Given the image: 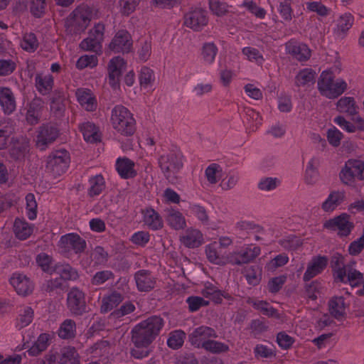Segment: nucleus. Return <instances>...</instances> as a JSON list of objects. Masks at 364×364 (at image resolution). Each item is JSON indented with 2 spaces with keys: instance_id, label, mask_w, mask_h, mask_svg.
I'll list each match as a JSON object with an SVG mask.
<instances>
[{
  "instance_id": "f704fd0d",
  "label": "nucleus",
  "mask_w": 364,
  "mask_h": 364,
  "mask_svg": "<svg viewBox=\"0 0 364 364\" xmlns=\"http://www.w3.org/2000/svg\"><path fill=\"white\" fill-rule=\"evenodd\" d=\"M347 89V83L343 80H337L333 82V87L326 90L323 96L328 99H335L341 95Z\"/></svg>"
},
{
  "instance_id": "0e129e2a",
  "label": "nucleus",
  "mask_w": 364,
  "mask_h": 364,
  "mask_svg": "<svg viewBox=\"0 0 364 364\" xmlns=\"http://www.w3.org/2000/svg\"><path fill=\"white\" fill-rule=\"evenodd\" d=\"M346 276L347 279H345L344 283L349 282L352 287L358 286V283H354V280L363 281V274L352 267L346 268Z\"/></svg>"
},
{
  "instance_id": "b1692460",
  "label": "nucleus",
  "mask_w": 364,
  "mask_h": 364,
  "mask_svg": "<svg viewBox=\"0 0 364 364\" xmlns=\"http://www.w3.org/2000/svg\"><path fill=\"white\" fill-rule=\"evenodd\" d=\"M346 304L343 296H336L328 301L330 314L337 320L342 318L345 313Z\"/></svg>"
},
{
  "instance_id": "20e7f679",
  "label": "nucleus",
  "mask_w": 364,
  "mask_h": 364,
  "mask_svg": "<svg viewBox=\"0 0 364 364\" xmlns=\"http://www.w3.org/2000/svg\"><path fill=\"white\" fill-rule=\"evenodd\" d=\"M70 157L66 150H58L51 153L47 159L46 170L54 177L64 173L69 166Z\"/></svg>"
},
{
  "instance_id": "69168bd1",
  "label": "nucleus",
  "mask_w": 364,
  "mask_h": 364,
  "mask_svg": "<svg viewBox=\"0 0 364 364\" xmlns=\"http://www.w3.org/2000/svg\"><path fill=\"white\" fill-rule=\"evenodd\" d=\"M327 139L331 145L337 147L341 144L343 134L336 127L328 129L326 134Z\"/></svg>"
},
{
  "instance_id": "4468645a",
  "label": "nucleus",
  "mask_w": 364,
  "mask_h": 364,
  "mask_svg": "<svg viewBox=\"0 0 364 364\" xmlns=\"http://www.w3.org/2000/svg\"><path fill=\"white\" fill-rule=\"evenodd\" d=\"M327 264L328 258L325 256L314 257L311 262L308 264L307 269L304 274V281L308 282L320 274L326 267Z\"/></svg>"
},
{
  "instance_id": "423d86ee",
  "label": "nucleus",
  "mask_w": 364,
  "mask_h": 364,
  "mask_svg": "<svg viewBox=\"0 0 364 364\" xmlns=\"http://www.w3.org/2000/svg\"><path fill=\"white\" fill-rule=\"evenodd\" d=\"M59 129L51 123L43 124L38 128L36 146L41 151H44L58 137Z\"/></svg>"
},
{
  "instance_id": "5fc2aeb1",
  "label": "nucleus",
  "mask_w": 364,
  "mask_h": 364,
  "mask_svg": "<svg viewBox=\"0 0 364 364\" xmlns=\"http://www.w3.org/2000/svg\"><path fill=\"white\" fill-rule=\"evenodd\" d=\"M353 23V16L350 14H344L338 20V31L345 33L348 31Z\"/></svg>"
},
{
  "instance_id": "cd10ccee",
  "label": "nucleus",
  "mask_w": 364,
  "mask_h": 364,
  "mask_svg": "<svg viewBox=\"0 0 364 364\" xmlns=\"http://www.w3.org/2000/svg\"><path fill=\"white\" fill-rule=\"evenodd\" d=\"M60 364H80V355L76 349L72 346L62 349Z\"/></svg>"
},
{
  "instance_id": "aec40b11",
  "label": "nucleus",
  "mask_w": 364,
  "mask_h": 364,
  "mask_svg": "<svg viewBox=\"0 0 364 364\" xmlns=\"http://www.w3.org/2000/svg\"><path fill=\"white\" fill-rule=\"evenodd\" d=\"M0 105L6 114H11L16 109V101L14 94L9 87L0 88Z\"/></svg>"
},
{
  "instance_id": "f8f14e48",
  "label": "nucleus",
  "mask_w": 364,
  "mask_h": 364,
  "mask_svg": "<svg viewBox=\"0 0 364 364\" xmlns=\"http://www.w3.org/2000/svg\"><path fill=\"white\" fill-rule=\"evenodd\" d=\"M60 245L65 249H72L75 254L83 252L86 247V241L76 233H69L63 235L60 240Z\"/></svg>"
},
{
  "instance_id": "2f4dec72",
  "label": "nucleus",
  "mask_w": 364,
  "mask_h": 364,
  "mask_svg": "<svg viewBox=\"0 0 364 364\" xmlns=\"http://www.w3.org/2000/svg\"><path fill=\"white\" fill-rule=\"evenodd\" d=\"M183 245L189 248L198 247L202 243V234L200 231L192 230L188 231L181 238Z\"/></svg>"
},
{
  "instance_id": "4d7b16f0",
  "label": "nucleus",
  "mask_w": 364,
  "mask_h": 364,
  "mask_svg": "<svg viewBox=\"0 0 364 364\" xmlns=\"http://www.w3.org/2000/svg\"><path fill=\"white\" fill-rule=\"evenodd\" d=\"M114 278V274L109 270L100 271L95 273L91 279L92 284L98 286L104 284L110 279Z\"/></svg>"
},
{
  "instance_id": "c756f323",
  "label": "nucleus",
  "mask_w": 364,
  "mask_h": 364,
  "mask_svg": "<svg viewBox=\"0 0 364 364\" xmlns=\"http://www.w3.org/2000/svg\"><path fill=\"white\" fill-rule=\"evenodd\" d=\"M53 85V79L51 75L43 77L41 74L36 76V87L38 92L45 95L50 92Z\"/></svg>"
},
{
  "instance_id": "72a5a7b5",
  "label": "nucleus",
  "mask_w": 364,
  "mask_h": 364,
  "mask_svg": "<svg viewBox=\"0 0 364 364\" xmlns=\"http://www.w3.org/2000/svg\"><path fill=\"white\" fill-rule=\"evenodd\" d=\"M14 232L18 239L26 240L31 235L32 229L27 223L17 218L14 222Z\"/></svg>"
},
{
  "instance_id": "37998d69",
  "label": "nucleus",
  "mask_w": 364,
  "mask_h": 364,
  "mask_svg": "<svg viewBox=\"0 0 364 364\" xmlns=\"http://www.w3.org/2000/svg\"><path fill=\"white\" fill-rule=\"evenodd\" d=\"M186 333L183 331H175L170 334L167 341L168 347L178 349L183 346Z\"/></svg>"
},
{
  "instance_id": "864d4df0",
  "label": "nucleus",
  "mask_w": 364,
  "mask_h": 364,
  "mask_svg": "<svg viewBox=\"0 0 364 364\" xmlns=\"http://www.w3.org/2000/svg\"><path fill=\"white\" fill-rule=\"evenodd\" d=\"M46 6V0H31L30 11L36 18H41L44 14Z\"/></svg>"
},
{
  "instance_id": "c85d7f7f",
  "label": "nucleus",
  "mask_w": 364,
  "mask_h": 364,
  "mask_svg": "<svg viewBox=\"0 0 364 364\" xmlns=\"http://www.w3.org/2000/svg\"><path fill=\"white\" fill-rule=\"evenodd\" d=\"M144 221L152 230H159L163 227L159 214L154 209H147L144 214Z\"/></svg>"
},
{
  "instance_id": "bb28decb",
  "label": "nucleus",
  "mask_w": 364,
  "mask_h": 364,
  "mask_svg": "<svg viewBox=\"0 0 364 364\" xmlns=\"http://www.w3.org/2000/svg\"><path fill=\"white\" fill-rule=\"evenodd\" d=\"M124 299L123 296L117 292H112L109 296L102 299L100 311L102 314L107 313L117 305H119Z\"/></svg>"
},
{
  "instance_id": "a878e982",
  "label": "nucleus",
  "mask_w": 364,
  "mask_h": 364,
  "mask_svg": "<svg viewBox=\"0 0 364 364\" xmlns=\"http://www.w3.org/2000/svg\"><path fill=\"white\" fill-rule=\"evenodd\" d=\"M113 128L119 134L125 136H132L136 132V121L132 117L124 121L115 122Z\"/></svg>"
},
{
  "instance_id": "6ab92c4d",
  "label": "nucleus",
  "mask_w": 364,
  "mask_h": 364,
  "mask_svg": "<svg viewBox=\"0 0 364 364\" xmlns=\"http://www.w3.org/2000/svg\"><path fill=\"white\" fill-rule=\"evenodd\" d=\"M53 272L59 274L61 281H75L79 278L77 271L68 263H57L53 265Z\"/></svg>"
},
{
  "instance_id": "603ef678",
  "label": "nucleus",
  "mask_w": 364,
  "mask_h": 364,
  "mask_svg": "<svg viewBox=\"0 0 364 364\" xmlns=\"http://www.w3.org/2000/svg\"><path fill=\"white\" fill-rule=\"evenodd\" d=\"M36 262L43 272L53 274V266L51 265L52 258L46 253H41L36 257Z\"/></svg>"
},
{
  "instance_id": "8fccbe9b",
  "label": "nucleus",
  "mask_w": 364,
  "mask_h": 364,
  "mask_svg": "<svg viewBox=\"0 0 364 364\" xmlns=\"http://www.w3.org/2000/svg\"><path fill=\"white\" fill-rule=\"evenodd\" d=\"M186 303L188 305V310L191 312H195L200 309L202 306H207L209 305V301L205 300L203 298L197 296H188L186 299Z\"/></svg>"
},
{
  "instance_id": "dca6fc26",
  "label": "nucleus",
  "mask_w": 364,
  "mask_h": 364,
  "mask_svg": "<svg viewBox=\"0 0 364 364\" xmlns=\"http://www.w3.org/2000/svg\"><path fill=\"white\" fill-rule=\"evenodd\" d=\"M10 282L19 295L27 296L33 291V284L26 275L21 274L14 275Z\"/></svg>"
},
{
  "instance_id": "6e6d98bb",
  "label": "nucleus",
  "mask_w": 364,
  "mask_h": 364,
  "mask_svg": "<svg viewBox=\"0 0 364 364\" xmlns=\"http://www.w3.org/2000/svg\"><path fill=\"white\" fill-rule=\"evenodd\" d=\"M97 65V58L95 55H85L81 56L76 63V67L80 69H84L86 67L93 68Z\"/></svg>"
},
{
  "instance_id": "e2e57ef3",
  "label": "nucleus",
  "mask_w": 364,
  "mask_h": 364,
  "mask_svg": "<svg viewBox=\"0 0 364 364\" xmlns=\"http://www.w3.org/2000/svg\"><path fill=\"white\" fill-rule=\"evenodd\" d=\"M286 280L287 276L285 275L272 278L267 284L269 291L273 294L277 293L282 289Z\"/></svg>"
},
{
  "instance_id": "2eb2a0df",
  "label": "nucleus",
  "mask_w": 364,
  "mask_h": 364,
  "mask_svg": "<svg viewBox=\"0 0 364 364\" xmlns=\"http://www.w3.org/2000/svg\"><path fill=\"white\" fill-rule=\"evenodd\" d=\"M136 287L140 291H149L155 287V278L151 276L149 270L141 269L134 274Z\"/></svg>"
},
{
  "instance_id": "49530a36",
  "label": "nucleus",
  "mask_w": 364,
  "mask_h": 364,
  "mask_svg": "<svg viewBox=\"0 0 364 364\" xmlns=\"http://www.w3.org/2000/svg\"><path fill=\"white\" fill-rule=\"evenodd\" d=\"M218 52V48L213 43H205L202 48V55L203 60L212 63Z\"/></svg>"
},
{
  "instance_id": "5701e85b",
  "label": "nucleus",
  "mask_w": 364,
  "mask_h": 364,
  "mask_svg": "<svg viewBox=\"0 0 364 364\" xmlns=\"http://www.w3.org/2000/svg\"><path fill=\"white\" fill-rule=\"evenodd\" d=\"M76 96L78 102L84 106L87 111H93L96 108V100L89 89L78 88L76 90Z\"/></svg>"
},
{
  "instance_id": "774afa93",
  "label": "nucleus",
  "mask_w": 364,
  "mask_h": 364,
  "mask_svg": "<svg viewBox=\"0 0 364 364\" xmlns=\"http://www.w3.org/2000/svg\"><path fill=\"white\" fill-rule=\"evenodd\" d=\"M176 364H198V361L193 353L183 352L176 358Z\"/></svg>"
},
{
  "instance_id": "79ce46f5",
  "label": "nucleus",
  "mask_w": 364,
  "mask_h": 364,
  "mask_svg": "<svg viewBox=\"0 0 364 364\" xmlns=\"http://www.w3.org/2000/svg\"><path fill=\"white\" fill-rule=\"evenodd\" d=\"M80 130L85 141L96 142L99 140V136L95 130V124L90 122L85 123L80 126Z\"/></svg>"
},
{
  "instance_id": "bf43d9fd",
  "label": "nucleus",
  "mask_w": 364,
  "mask_h": 364,
  "mask_svg": "<svg viewBox=\"0 0 364 364\" xmlns=\"http://www.w3.org/2000/svg\"><path fill=\"white\" fill-rule=\"evenodd\" d=\"M134 310V305L132 302L128 301L122 305L119 309H117L112 311L110 314L109 316L114 318H119L125 315H127L133 312Z\"/></svg>"
},
{
  "instance_id": "de8ad7c7",
  "label": "nucleus",
  "mask_w": 364,
  "mask_h": 364,
  "mask_svg": "<svg viewBox=\"0 0 364 364\" xmlns=\"http://www.w3.org/2000/svg\"><path fill=\"white\" fill-rule=\"evenodd\" d=\"M21 47L29 52L35 51L38 47V41L35 33H26L23 36Z\"/></svg>"
},
{
  "instance_id": "ddd939ff",
  "label": "nucleus",
  "mask_w": 364,
  "mask_h": 364,
  "mask_svg": "<svg viewBox=\"0 0 364 364\" xmlns=\"http://www.w3.org/2000/svg\"><path fill=\"white\" fill-rule=\"evenodd\" d=\"M215 330L208 326H201L196 328L189 334V341L192 346L196 348H203V343L209 340L210 338H216Z\"/></svg>"
},
{
  "instance_id": "a18cd8bd",
  "label": "nucleus",
  "mask_w": 364,
  "mask_h": 364,
  "mask_svg": "<svg viewBox=\"0 0 364 364\" xmlns=\"http://www.w3.org/2000/svg\"><path fill=\"white\" fill-rule=\"evenodd\" d=\"M168 224L176 230L184 228L186 221L182 214L178 211H174L170 213L167 217Z\"/></svg>"
},
{
  "instance_id": "f257e3e1",
  "label": "nucleus",
  "mask_w": 364,
  "mask_h": 364,
  "mask_svg": "<svg viewBox=\"0 0 364 364\" xmlns=\"http://www.w3.org/2000/svg\"><path fill=\"white\" fill-rule=\"evenodd\" d=\"M164 320L151 316L136 325L132 330V341L136 348H147L159 336Z\"/></svg>"
},
{
  "instance_id": "f3484780",
  "label": "nucleus",
  "mask_w": 364,
  "mask_h": 364,
  "mask_svg": "<svg viewBox=\"0 0 364 364\" xmlns=\"http://www.w3.org/2000/svg\"><path fill=\"white\" fill-rule=\"evenodd\" d=\"M286 49L288 53L299 61L306 60L311 56L310 50L306 44H301L294 41H289L286 43Z\"/></svg>"
},
{
  "instance_id": "f03ea898",
  "label": "nucleus",
  "mask_w": 364,
  "mask_h": 364,
  "mask_svg": "<svg viewBox=\"0 0 364 364\" xmlns=\"http://www.w3.org/2000/svg\"><path fill=\"white\" fill-rule=\"evenodd\" d=\"M91 21L90 13L82 8H76L65 21V31L70 35L84 32Z\"/></svg>"
},
{
  "instance_id": "1a4fd4ad",
  "label": "nucleus",
  "mask_w": 364,
  "mask_h": 364,
  "mask_svg": "<svg viewBox=\"0 0 364 364\" xmlns=\"http://www.w3.org/2000/svg\"><path fill=\"white\" fill-rule=\"evenodd\" d=\"M208 21L207 12L202 9H196L184 16V24L196 31H200Z\"/></svg>"
},
{
  "instance_id": "6e6552de",
  "label": "nucleus",
  "mask_w": 364,
  "mask_h": 364,
  "mask_svg": "<svg viewBox=\"0 0 364 364\" xmlns=\"http://www.w3.org/2000/svg\"><path fill=\"white\" fill-rule=\"evenodd\" d=\"M364 171V162L355 159L348 160L345 165V167L340 173V178L345 184H349L353 181L355 177L362 180L363 173Z\"/></svg>"
},
{
  "instance_id": "9b49d317",
  "label": "nucleus",
  "mask_w": 364,
  "mask_h": 364,
  "mask_svg": "<svg viewBox=\"0 0 364 364\" xmlns=\"http://www.w3.org/2000/svg\"><path fill=\"white\" fill-rule=\"evenodd\" d=\"M132 46V42L129 33L127 31L120 30L116 33L109 47L114 53H127Z\"/></svg>"
},
{
  "instance_id": "9d476101",
  "label": "nucleus",
  "mask_w": 364,
  "mask_h": 364,
  "mask_svg": "<svg viewBox=\"0 0 364 364\" xmlns=\"http://www.w3.org/2000/svg\"><path fill=\"white\" fill-rule=\"evenodd\" d=\"M124 60L119 57H114L108 64L109 83L113 89L119 88V77L125 69Z\"/></svg>"
},
{
  "instance_id": "4be33fe9",
  "label": "nucleus",
  "mask_w": 364,
  "mask_h": 364,
  "mask_svg": "<svg viewBox=\"0 0 364 364\" xmlns=\"http://www.w3.org/2000/svg\"><path fill=\"white\" fill-rule=\"evenodd\" d=\"M134 162L127 159H118L116 162V168L122 178H134L136 175V171L134 169Z\"/></svg>"
},
{
  "instance_id": "4c0bfd02",
  "label": "nucleus",
  "mask_w": 364,
  "mask_h": 364,
  "mask_svg": "<svg viewBox=\"0 0 364 364\" xmlns=\"http://www.w3.org/2000/svg\"><path fill=\"white\" fill-rule=\"evenodd\" d=\"M75 322L72 319H66L61 324L58 336L63 339L74 338L75 336Z\"/></svg>"
},
{
  "instance_id": "0eeeda50",
  "label": "nucleus",
  "mask_w": 364,
  "mask_h": 364,
  "mask_svg": "<svg viewBox=\"0 0 364 364\" xmlns=\"http://www.w3.org/2000/svg\"><path fill=\"white\" fill-rule=\"evenodd\" d=\"M350 215L347 213H342L332 219L326 220L323 228L331 230L338 229L340 236L346 237L349 235L354 228L353 223L350 221Z\"/></svg>"
},
{
  "instance_id": "a211bd4d",
  "label": "nucleus",
  "mask_w": 364,
  "mask_h": 364,
  "mask_svg": "<svg viewBox=\"0 0 364 364\" xmlns=\"http://www.w3.org/2000/svg\"><path fill=\"white\" fill-rule=\"evenodd\" d=\"M344 261V257L340 253H336L331 257V267L334 272L336 282H345L347 267H343Z\"/></svg>"
},
{
  "instance_id": "c03bdc74",
  "label": "nucleus",
  "mask_w": 364,
  "mask_h": 364,
  "mask_svg": "<svg viewBox=\"0 0 364 364\" xmlns=\"http://www.w3.org/2000/svg\"><path fill=\"white\" fill-rule=\"evenodd\" d=\"M43 289L48 293L60 294L64 290V285L60 278L47 280L43 284Z\"/></svg>"
},
{
  "instance_id": "a19ab883",
  "label": "nucleus",
  "mask_w": 364,
  "mask_h": 364,
  "mask_svg": "<svg viewBox=\"0 0 364 364\" xmlns=\"http://www.w3.org/2000/svg\"><path fill=\"white\" fill-rule=\"evenodd\" d=\"M91 187L89 190L90 196L100 195L105 189V180L102 175L95 176L90 179Z\"/></svg>"
},
{
  "instance_id": "09e8293b",
  "label": "nucleus",
  "mask_w": 364,
  "mask_h": 364,
  "mask_svg": "<svg viewBox=\"0 0 364 364\" xmlns=\"http://www.w3.org/2000/svg\"><path fill=\"white\" fill-rule=\"evenodd\" d=\"M203 348L213 353H220L227 351L228 346L221 342L209 339L203 343Z\"/></svg>"
},
{
  "instance_id": "7ed1b4c3",
  "label": "nucleus",
  "mask_w": 364,
  "mask_h": 364,
  "mask_svg": "<svg viewBox=\"0 0 364 364\" xmlns=\"http://www.w3.org/2000/svg\"><path fill=\"white\" fill-rule=\"evenodd\" d=\"M159 164L166 178L171 183L177 179L175 176L183 167V155L180 152H171L166 155L161 156Z\"/></svg>"
},
{
  "instance_id": "39448f33",
  "label": "nucleus",
  "mask_w": 364,
  "mask_h": 364,
  "mask_svg": "<svg viewBox=\"0 0 364 364\" xmlns=\"http://www.w3.org/2000/svg\"><path fill=\"white\" fill-rule=\"evenodd\" d=\"M67 307L70 312L80 316L88 312L85 293L78 287H72L67 294Z\"/></svg>"
},
{
  "instance_id": "3c124183",
  "label": "nucleus",
  "mask_w": 364,
  "mask_h": 364,
  "mask_svg": "<svg viewBox=\"0 0 364 364\" xmlns=\"http://www.w3.org/2000/svg\"><path fill=\"white\" fill-rule=\"evenodd\" d=\"M279 245L288 250H295L302 245V241L296 235H289L287 238L280 240Z\"/></svg>"
},
{
  "instance_id": "393cba45",
  "label": "nucleus",
  "mask_w": 364,
  "mask_h": 364,
  "mask_svg": "<svg viewBox=\"0 0 364 364\" xmlns=\"http://www.w3.org/2000/svg\"><path fill=\"white\" fill-rule=\"evenodd\" d=\"M344 191H332L328 198L323 203L322 208L324 211H333L345 200Z\"/></svg>"
},
{
  "instance_id": "13d9d810",
  "label": "nucleus",
  "mask_w": 364,
  "mask_h": 364,
  "mask_svg": "<svg viewBox=\"0 0 364 364\" xmlns=\"http://www.w3.org/2000/svg\"><path fill=\"white\" fill-rule=\"evenodd\" d=\"M141 0H119L120 11L124 16L133 13Z\"/></svg>"
},
{
  "instance_id": "338daca9",
  "label": "nucleus",
  "mask_w": 364,
  "mask_h": 364,
  "mask_svg": "<svg viewBox=\"0 0 364 364\" xmlns=\"http://www.w3.org/2000/svg\"><path fill=\"white\" fill-rule=\"evenodd\" d=\"M80 46L85 50L95 51L98 48L101 47V42L90 35L89 37L80 43Z\"/></svg>"
},
{
  "instance_id": "680f3d73",
  "label": "nucleus",
  "mask_w": 364,
  "mask_h": 364,
  "mask_svg": "<svg viewBox=\"0 0 364 364\" xmlns=\"http://www.w3.org/2000/svg\"><path fill=\"white\" fill-rule=\"evenodd\" d=\"M209 5L213 13L218 16H224L228 12V6L225 2H220L218 0H210Z\"/></svg>"
},
{
  "instance_id": "ea45409f",
  "label": "nucleus",
  "mask_w": 364,
  "mask_h": 364,
  "mask_svg": "<svg viewBox=\"0 0 364 364\" xmlns=\"http://www.w3.org/2000/svg\"><path fill=\"white\" fill-rule=\"evenodd\" d=\"M28 146L26 143H15L9 149V155L14 161H18L25 157L28 151Z\"/></svg>"
},
{
  "instance_id": "412c9836",
  "label": "nucleus",
  "mask_w": 364,
  "mask_h": 364,
  "mask_svg": "<svg viewBox=\"0 0 364 364\" xmlns=\"http://www.w3.org/2000/svg\"><path fill=\"white\" fill-rule=\"evenodd\" d=\"M43 107V101L40 97H35L29 103L26 113V120L29 124H36L38 122Z\"/></svg>"
},
{
  "instance_id": "c9c22d12",
  "label": "nucleus",
  "mask_w": 364,
  "mask_h": 364,
  "mask_svg": "<svg viewBox=\"0 0 364 364\" xmlns=\"http://www.w3.org/2000/svg\"><path fill=\"white\" fill-rule=\"evenodd\" d=\"M334 75L332 71L325 70L323 71L318 80V89L320 93L323 96L326 93V90L333 87V82L334 81Z\"/></svg>"
},
{
  "instance_id": "473e14b6",
  "label": "nucleus",
  "mask_w": 364,
  "mask_h": 364,
  "mask_svg": "<svg viewBox=\"0 0 364 364\" xmlns=\"http://www.w3.org/2000/svg\"><path fill=\"white\" fill-rule=\"evenodd\" d=\"M49 335L41 333L37 341L28 349V353L31 356H36L45 350L48 346Z\"/></svg>"
},
{
  "instance_id": "58836bf2",
  "label": "nucleus",
  "mask_w": 364,
  "mask_h": 364,
  "mask_svg": "<svg viewBox=\"0 0 364 364\" xmlns=\"http://www.w3.org/2000/svg\"><path fill=\"white\" fill-rule=\"evenodd\" d=\"M133 114L129 110L122 105H116L112 110L111 122L114 124L117 121L122 122L131 118Z\"/></svg>"
},
{
  "instance_id": "e433bc0d",
  "label": "nucleus",
  "mask_w": 364,
  "mask_h": 364,
  "mask_svg": "<svg viewBox=\"0 0 364 364\" xmlns=\"http://www.w3.org/2000/svg\"><path fill=\"white\" fill-rule=\"evenodd\" d=\"M316 73L312 69L306 68L301 70L295 77V85L297 87L304 86L309 82H315Z\"/></svg>"
},
{
  "instance_id": "052dcab7",
  "label": "nucleus",
  "mask_w": 364,
  "mask_h": 364,
  "mask_svg": "<svg viewBox=\"0 0 364 364\" xmlns=\"http://www.w3.org/2000/svg\"><path fill=\"white\" fill-rule=\"evenodd\" d=\"M26 209L28 211V218L30 220H34L37 215V203L33 193H28L26 196Z\"/></svg>"
},
{
  "instance_id": "7c9ffc66",
  "label": "nucleus",
  "mask_w": 364,
  "mask_h": 364,
  "mask_svg": "<svg viewBox=\"0 0 364 364\" xmlns=\"http://www.w3.org/2000/svg\"><path fill=\"white\" fill-rule=\"evenodd\" d=\"M259 254L260 248L259 247L248 249L245 251L239 252L234 261V263L237 265L249 263L255 259Z\"/></svg>"
}]
</instances>
